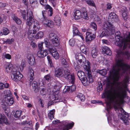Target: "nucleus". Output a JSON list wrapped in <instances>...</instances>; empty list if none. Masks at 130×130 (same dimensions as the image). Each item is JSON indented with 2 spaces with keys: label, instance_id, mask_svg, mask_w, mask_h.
<instances>
[{
  "label": "nucleus",
  "instance_id": "31",
  "mask_svg": "<svg viewBox=\"0 0 130 130\" xmlns=\"http://www.w3.org/2000/svg\"><path fill=\"white\" fill-rule=\"evenodd\" d=\"M32 88L34 92L37 93L38 92L39 90L38 87V83L36 81L33 82L32 84Z\"/></svg>",
  "mask_w": 130,
  "mask_h": 130
},
{
  "label": "nucleus",
  "instance_id": "22",
  "mask_svg": "<svg viewBox=\"0 0 130 130\" xmlns=\"http://www.w3.org/2000/svg\"><path fill=\"white\" fill-rule=\"evenodd\" d=\"M120 12L122 13V17L125 20H126L127 19V9L125 7L122 6L121 8Z\"/></svg>",
  "mask_w": 130,
  "mask_h": 130
},
{
  "label": "nucleus",
  "instance_id": "60",
  "mask_svg": "<svg viewBox=\"0 0 130 130\" xmlns=\"http://www.w3.org/2000/svg\"><path fill=\"white\" fill-rule=\"evenodd\" d=\"M29 1L30 4L33 5L37 4L38 3L37 0H30Z\"/></svg>",
  "mask_w": 130,
  "mask_h": 130
},
{
  "label": "nucleus",
  "instance_id": "28",
  "mask_svg": "<svg viewBox=\"0 0 130 130\" xmlns=\"http://www.w3.org/2000/svg\"><path fill=\"white\" fill-rule=\"evenodd\" d=\"M51 78V77L49 74H48L45 76L42 82V83L43 85H44L47 83L50 82Z\"/></svg>",
  "mask_w": 130,
  "mask_h": 130
},
{
  "label": "nucleus",
  "instance_id": "25",
  "mask_svg": "<svg viewBox=\"0 0 130 130\" xmlns=\"http://www.w3.org/2000/svg\"><path fill=\"white\" fill-rule=\"evenodd\" d=\"M55 76L58 77H62L63 76L62 71L59 68L56 70L55 72Z\"/></svg>",
  "mask_w": 130,
  "mask_h": 130
},
{
  "label": "nucleus",
  "instance_id": "18",
  "mask_svg": "<svg viewBox=\"0 0 130 130\" xmlns=\"http://www.w3.org/2000/svg\"><path fill=\"white\" fill-rule=\"evenodd\" d=\"M48 50L52 54L53 56L55 59H57L59 58V54L55 48L53 47L49 48Z\"/></svg>",
  "mask_w": 130,
  "mask_h": 130
},
{
  "label": "nucleus",
  "instance_id": "1",
  "mask_svg": "<svg viewBox=\"0 0 130 130\" xmlns=\"http://www.w3.org/2000/svg\"><path fill=\"white\" fill-rule=\"evenodd\" d=\"M120 53V52L118 53L116 64L113 67L106 85V88L109 89L107 92L108 96L120 105L125 102L124 99L126 97L128 89L127 84L129 83V77L126 76L122 82L115 83L119 80L121 74L126 72L130 73V66L124 63L123 58H118Z\"/></svg>",
  "mask_w": 130,
  "mask_h": 130
},
{
  "label": "nucleus",
  "instance_id": "5",
  "mask_svg": "<svg viewBox=\"0 0 130 130\" xmlns=\"http://www.w3.org/2000/svg\"><path fill=\"white\" fill-rule=\"evenodd\" d=\"M103 26L104 29L101 33L100 37H108L110 35L111 33L112 34L115 32V28L110 22H107L103 25Z\"/></svg>",
  "mask_w": 130,
  "mask_h": 130
},
{
  "label": "nucleus",
  "instance_id": "54",
  "mask_svg": "<svg viewBox=\"0 0 130 130\" xmlns=\"http://www.w3.org/2000/svg\"><path fill=\"white\" fill-rule=\"evenodd\" d=\"M47 12L45 10H43L42 11V14L43 16V18L41 19H45L46 18V14L47 13Z\"/></svg>",
  "mask_w": 130,
  "mask_h": 130
},
{
  "label": "nucleus",
  "instance_id": "24",
  "mask_svg": "<svg viewBox=\"0 0 130 130\" xmlns=\"http://www.w3.org/2000/svg\"><path fill=\"white\" fill-rule=\"evenodd\" d=\"M28 76L29 78V82L31 83L34 78V73L33 70L30 69L28 71Z\"/></svg>",
  "mask_w": 130,
  "mask_h": 130
},
{
  "label": "nucleus",
  "instance_id": "14",
  "mask_svg": "<svg viewBox=\"0 0 130 130\" xmlns=\"http://www.w3.org/2000/svg\"><path fill=\"white\" fill-rule=\"evenodd\" d=\"M37 32L34 31V30L30 29V27L27 31L25 33V36H27L28 38L30 40L34 39L35 37V34Z\"/></svg>",
  "mask_w": 130,
  "mask_h": 130
},
{
  "label": "nucleus",
  "instance_id": "30",
  "mask_svg": "<svg viewBox=\"0 0 130 130\" xmlns=\"http://www.w3.org/2000/svg\"><path fill=\"white\" fill-rule=\"evenodd\" d=\"M6 102L9 106H11L13 105L14 102V99L10 97V98H8L5 99Z\"/></svg>",
  "mask_w": 130,
  "mask_h": 130
},
{
  "label": "nucleus",
  "instance_id": "19",
  "mask_svg": "<svg viewBox=\"0 0 130 130\" xmlns=\"http://www.w3.org/2000/svg\"><path fill=\"white\" fill-rule=\"evenodd\" d=\"M48 54V51L47 50H39L37 53V56L40 58L44 57Z\"/></svg>",
  "mask_w": 130,
  "mask_h": 130
},
{
  "label": "nucleus",
  "instance_id": "4",
  "mask_svg": "<svg viewBox=\"0 0 130 130\" xmlns=\"http://www.w3.org/2000/svg\"><path fill=\"white\" fill-rule=\"evenodd\" d=\"M121 106H113V108L117 112L119 113V118L121 119L123 123L126 125H128V120H130V115L126 112Z\"/></svg>",
  "mask_w": 130,
  "mask_h": 130
},
{
  "label": "nucleus",
  "instance_id": "21",
  "mask_svg": "<svg viewBox=\"0 0 130 130\" xmlns=\"http://www.w3.org/2000/svg\"><path fill=\"white\" fill-rule=\"evenodd\" d=\"M27 57L29 60V63L31 65H34L35 63V59L33 55L30 54H28Z\"/></svg>",
  "mask_w": 130,
  "mask_h": 130
},
{
  "label": "nucleus",
  "instance_id": "56",
  "mask_svg": "<svg viewBox=\"0 0 130 130\" xmlns=\"http://www.w3.org/2000/svg\"><path fill=\"white\" fill-rule=\"evenodd\" d=\"M43 42H40L38 44V47L39 50H42L43 48Z\"/></svg>",
  "mask_w": 130,
  "mask_h": 130
},
{
  "label": "nucleus",
  "instance_id": "55",
  "mask_svg": "<svg viewBox=\"0 0 130 130\" xmlns=\"http://www.w3.org/2000/svg\"><path fill=\"white\" fill-rule=\"evenodd\" d=\"M69 44L71 46H73L75 43L74 40L73 39H70L69 42Z\"/></svg>",
  "mask_w": 130,
  "mask_h": 130
},
{
  "label": "nucleus",
  "instance_id": "45",
  "mask_svg": "<svg viewBox=\"0 0 130 130\" xmlns=\"http://www.w3.org/2000/svg\"><path fill=\"white\" fill-rule=\"evenodd\" d=\"M90 28L93 29L91 31H96L97 29V26L96 24L94 23H92L90 24Z\"/></svg>",
  "mask_w": 130,
  "mask_h": 130
},
{
  "label": "nucleus",
  "instance_id": "2",
  "mask_svg": "<svg viewBox=\"0 0 130 130\" xmlns=\"http://www.w3.org/2000/svg\"><path fill=\"white\" fill-rule=\"evenodd\" d=\"M120 33L119 31L116 32L115 34V38L116 39V45L119 47H121L123 45V50H119L117 51V54L116 55V58H117V56L118 54V53L120 52V54L118 58H121L124 57L128 59L130 58V54L128 51H125L124 49H125L127 47V45H129L130 48V32L128 33L126 38H123L120 36Z\"/></svg>",
  "mask_w": 130,
  "mask_h": 130
},
{
  "label": "nucleus",
  "instance_id": "39",
  "mask_svg": "<svg viewBox=\"0 0 130 130\" xmlns=\"http://www.w3.org/2000/svg\"><path fill=\"white\" fill-rule=\"evenodd\" d=\"M97 72L102 76H104L106 74L107 71L105 69H103L102 70H98L97 71Z\"/></svg>",
  "mask_w": 130,
  "mask_h": 130
},
{
  "label": "nucleus",
  "instance_id": "32",
  "mask_svg": "<svg viewBox=\"0 0 130 130\" xmlns=\"http://www.w3.org/2000/svg\"><path fill=\"white\" fill-rule=\"evenodd\" d=\"M74 123L72 122L71 123H67L63 129V130H68L72 128L74 125Z\"/></svg>",
  "mask_w": 130,
  "mask_h": 130
},
{
  "label": "nucleus",
  "instance_id": "58",
  "mask_svg": "<svg viewBox=\"0 0 130 130\" xmlns=\"http://www.w3.org/2000/svg\"><path fill=\"white\" fill-rule=\"evenodd\" d=\"M102 43L103 44H106L107 45L110 44V43L107 40L103 39L102 40Z\"/></svg>",
  "mask_w": 130,
  "mask_h": 130
},
{
  "label": "nucleus",
  "instance_id": "42",
  "mask_svg": "<svg viewBox=\"0 0 130 130\" xmlns=\"http://www.w3.org/2000/svg\"><path fill=\"white\" fill-rule=\"evenodd\" d=\"M44 35L43 32L42 31H39L36 34L35 36L36 38L37 39L41 38H42Z\"/></svg>",
  "mask_w": 130,
  "mask_h": 130
},
{
  "label": "nucleus",
  "instance_id": "62",
  "mask_svg": "<svg viewBox=\"0 0 130 130\" xmlns=\"http://www.w3.org/2000/svg\"><path fill=\"white\" fill-rule=\"evenodd\" d=\"M53 5V6L54 7L56 5V0H48Z\"/></svg>",
  "mask_w": 130,
  "mask_h": 130
},
{
  "label": "nucleus",
  "instance_id": "51",
  "mask_svg": "<svg viewBox=\"0 0 130 130\" xmlns=\"http://www.w3.org/2000/svg\"><path fill=\"white\" fill-rule=\"evenodd\" d=\"M3 109L6 113H7V114H8L10 111V110L9 106H5V107H4Z\"/></svg>",
  "mask_w": 130,
  "mask_h": 130
},
{
  "label": "nucleus",
  "instance_id": "57",
  "mask_svg": "<svg viewBox=\"0 0 130 130\" xmlns=\"http://www.w3.org/2000/svg\"><path fill=\"white\" fill-rule=\"evenodd\" d=\"M47 58L49 64H50V66L52 67L53 65L51 60V59L50 57L49 56H47Z\"/></svg>",
  "mask_w": 130,
  "mask_h": 130
},
{
  "label": "nucleus",
  "instance_id": "47",
  "mask_svg": "<svg viewBox=\"0 0 130 130\" xmlns=\"http://www.w3.org/2000/svg\"><path fill=\"white\" fill-rule=\"evenodd\" d=\"M40 94L42 95H45L46 93L45 89L44 87L40 88Z\"/></svg>",
  "mask_w": 130,
  "mask_h": 130
},
{
  "label": "nucleus",
  "instance_id": "12",
  "mask_svg": "<svg viewBox=\"0 0 130 130\" xmlns=\"http://www.w3.org/2000/svg\"><path fill=\"white\" fill-rule=\"evenodd\" d=\"M34 16L32 12H28L27 13V18L26 23L27 26H30L34 23Z\"/></svg>",
  "mask_w": 130,
  "mask_h": 130
},
{
  "label": "nucleus",
  "instance_id": "3",
  "mask_svg": "<svg viewBox=\"0 0 130 130\" xmlns=\"http://www.w3.org/2000/svg\"><path fill=\"white\" fill-rule=\"evenodd\" d=\"M87 64L88 65L83 66V68L86 71L85 72L87 75V77L86 75H84V73L83 71H79L77 73L78 77L82 81L83 84L85 86L88 85L90 83H92L93 82V79L91 74L90 62L87 61Z\"/></svg>",
  "mask_w": 130,
  "mask_h": 130
},
{
  "label": "nucleus",
  "instance_id": "35",
  "mask_svg": "<svg viewBox=\"0 0 130 130\" xmlns=\"http://www.w3.org/2000/svg\"><path fill=\"white\" fill-rule=\"evenodd\" d=\"M28 12H32L31 11L28 10L27 12H26V11L25 10H22L20 11L21 13L23 19L25 20L26 19V17H27V13Z\"/></svg>",
  "mask_w": 130,
  "mask_h": 130
},
{
  "label": "nucleus",
  "instance_id": "43",
  "mask_svg": "<svg viewBox=\"0 0 130 130\" xmlns=\"http://www.w3.org/2000/svg\"><path fill=\"white\" fill-rule=\"evenodd\" d=\"M91 103H92L97 105H103V103L101 101L93 100L91 101Z\"/></svg>",
  "mask_w": 130,
  "mask_h": 130
},
{
  "label": "nucleus",
  "instance_id": "52",
  "mask_svg": "<svg viewBox=\"0 0 130 130\" xmlns=\"http://www.w3.org/2000/svg\"><path fill=\"white\" fill-rule=\"evenodd\" d=\"M14 39H8L7 40V41L5 43L6 44H11L13 42Z\"/></svg>",
  "mask_w": 130,
  "mask_h": 130
},
{
  "label": "nucleus",
  "instance_id": "11",
  "mask_svg": "<svg viewBox=\"0 0 130 130\" xmlns=\"http://www.w3.org/2000/svg\"><path fill=\"white\" fill-rule=\"evenodd\" d=\"M86 42L94 40L95 36L93 31H91L90 29L87 30L86 33Z\"/></svg>",
  "mask_w": 130,
  "mask_h": 130
},
{
  "label": "nucleus",
  "instance_id": "63",
  "mask_svg": "<svg viewBox=\"0 0 130 130\" xmlns=\"http://www.w3.org/2000/svg\"><path fill=\"white\" fill-rule=\"evenodd\" d=\"M22 97L24 100H28L29 99V97L25 95H22Z\"/></svg>",
  "mask_w": 130,
  "mask_h": 130
},
{
  "label": "nucleus",
  "instance_id": "61",
  "mask_svg": "<svg viewBox=\"0 0 130 130\" xmlns=\"http://www.w3.org/2000/svg\"><path fill=\"white\" fill-rule=\"evenodd\" d=\"M70 91L71 92L74 91L76 90V86L74 85H73L70 86Z\"/></svg>",
  "mask_w": 130,
  "mask_h": 130
},
{
  "label": "nucleus",
  "instance_id": "20",
  "mask_svg": "<svg viewBox=\"0 0 130 130\" xmlns=\"http://www.w3.org/2000/svg\"><path fill=\"white\" fill-rule=\"evenodd\" d=\"M73 36H79L83 41L84 40V38L81 34L79 31V30L75 26H73Z\"/></svg>",
  "mask_w": 130,
  "mask_h": 130
},
{
  "label": "nucleus",
  "instance_id": "38",
  "mask_svg": "<svg viewBox=\"0 0 130 130\" xmlns=\"http://www.w3.org/2000/svg\"><path fill=\"white\" fill-rule=\"evenodd\" d=\"M98 50L95 48H93L91 52V54L93 58H95L98 55Z\"/></svg>",
  "mask_w": 130,
  "mask_h": 130
},
{
  "label": "nucleus",
  "instance_id": "26",
  "mask_svg": "<svg viewBox=\"0 0 130 130\" xmlns=\"http://www.w3.org/2000/svg\"><path fill=\"white\" fill-rule=\"evenodd\" d=\"M15 69L13 68L12 64L11 63L9 64L8 65L6 66V71L8 73H10L13 71L14 69Z\"/></svg>",
  "mask_w": 130,
  "mask_h": 130
},
{
  "label": "nucleus",
  "instance_id": "37",
  "mask_svg": "<svg viewBox=\"0 0 130 130\" xmlns=\"http://www.w3.org/2000/svg\"><path fill=\"white\" fill-rule=\"evenodd\" d=\"M13 20L15 21L16 23L18 24H20L21 23V21L15 15L13 14L11 16Z\"/></svg>",
  "mask_w": 130,
  "mask_h": 130
},
{
  "label": "nucleus",
  "instance_id": "50",
  "mask_svg": "<svg viewBox=\"0 0 130 130\" xmlns=\"http://www.w3.org/2000/svg\"><path fill=\"white\" fill-rule=\"evenodd\" d=\"M85 0L87 2V3L89 5L94 7L95 8L96 7V6L93 2L91 1L90 0Z\"/></svg>",
  "mask_w": 130,
  "mask_h": 130
},
{
  "label": "nucleus",
  "instance_id": "8",
  "mask_svg": "<svg viewBox=\"0 0 130 130\" xmlns=\"http://www.w3.org/2000/svg\"><path fill=\"white\" fill-rule=\"evenodd\" d=\"M62 77L68 80L72 84L74 83L75 79L74 74H71L69 70L67 69L64 70Z\"/></svg>",
  "mask_w": 130,
  "mask_h": 130
},
{
  "label": "nucleus",
  "instance_id": "15",
  "mask_svg": "<svg viewBox=\"0 0 130 130\" xmlns=\"http://www.w3.org/2000/svg\"><path fill=\"white\" fill-rule=\"evenodd\" d=\"M40 3L42 5L44 6L46 9H49L48 12V15L51 16L53 14V9L52 8L48 5H46V3L44 0H39Z\"/></svg>",
  "mask_w": 130,
  "mask_h": 130
},
{
  "label": "nucleus",
  "instance_id": "49",
  "mask_svg": "<svg viewBox=\"0 0 130 130\" xmlns=\"http://www.w3.org/2000/svg\"><path fill=\"white\" fill-rule=\"evenodd\" d=\"M80 50L81 52L84 54H86V48L84 45H82L80 47Z\"/></svg>",
  "mask_w": 130,
  "mask_h": 130
},
{
  "label": "nucleus",
  "instance_id": "44",
  "mask_svg": "<svg viewBox=\"0 0 130 130\" xmlns=\"http://www.w3.org/2000/svg\"><path fill=\"white\" fill-rule=\"evenodd\" d=\"M26 62L24 60H22L21 65L19 66V68L20 70L22 71L24 69V68L25 66Z\"/></svg>",
  "mask_w": 130,
  "mask_h": 130
},
{
  "label": "nucleus",
  "instance_id": "46",
  "mask_svg": "<svg viewBox=\"0 0 130 130\" xmlns=\"http://www.w3.org/2000/svg\"><path fill=\"white\" fill-rule=\"evenodd\" d=\"M44 42L45 45L46 47H48L49 49V48H52L51 47H50V42L49 40L47 38L44 39Z\"/></svg>",
  "mask_w": 130,
  "mask_h": 130
},
{
  "label": "nucleus",
  "instance_id": "10",
  "mask_svg": "<svg viewBox=\"0 0 130 130\" xmlns=\"http://www.w3.org/2000/svg\"><path fill=\"white\" fill-rule=\"evenodd\" d=\"M13 70L11 76L12 79L16 82L20 80L23 77V75L19 71H17L15 69Z\"/></svg>",
  "mask_w": 130,
  "mask_h": 130
},
{
  "label": "nucleus",
  "instance_id": "34",
  "mask_svg": "<svg viewBox=\"0 0 130 130\" xmlns=\"http://www.w3.org/2000/svg\"><path fill=\"white\" fill-rule=\"evenodd\" d=\"M5 7L7 10H9L11 7L10 6L7 4L1 2L0 3V9H3Z\"/></svg>",
  "mask_w": 130,
  "mask_h": 130
},
{
  "label": "nucleus",
  "instance_id": "48",
  "mask_svg": "<svg viewBox=\"0 0 130 130\" xmlns=\"http://www.w3.org/2000/svg\"><path fill=\"white\" fill-rule=\"evenodd\" d=\"M77 97L82 101H84L85 99L84 95L82 93H79L77 95Z\"/></svg>",
  "mask_w": 130,
  "mask_h": 130
},
{
  "label": "nucleus",
  "instance_id": "64",
  "mask_svg": "<svg viewBox=\"0 0 130 130\" xmlns=\"http://www.w3.org/2000/svg\"><path fill=\"white\" fill-rule=\"evenodd\" d=\"M70 86H65L64 90L65 91V92L68 91H70Z\"/></svg>",
  "mask_w": 130,
  "mask_h": 130
},
{
  "label": "nucleus",
  "instance_id": "7",
  "mask_svg": "<svg viewBox=\"0 0 130 130\" xmlns=\"http://www.w3.org/2000/svg\"><path fill=\"white\" fill-rule=\"evenodd\" d=\"M74 15L76 20L82 18H84L85 19L87 20L89 18L86 9L84 8H82L81 11L76 10L74 12Z\"/></svg>",
  "mask_w": 130,
  "mask_h": 130
},
{
  "label": "nucleus",
  "instance_id": "6",
  "mask_svg": "<svg viewBox=\"0 0 130 130\" xmlns=\"http://www.w3.org/2000/svg\"><path fill=\"white\" fill-rule=\"evenodd\" d=\"M60 86L58 85H56L54 87L53 90V94L50 96V98L52 100V101H50L48 104V106H51L54 105V102L53 101L58 100L55 102H58L60 98L59 93L60 92Z\"/></svg>",
  "mask_w": 130,
  "mask_h": 130
},
{
  "label": "nucleus",
  "instance_id": "33",
  "mask_svg": "<svg viewBox=\"0 0 130 130\" xmlns=\"http://www.w3.org/2000/svg\"><path fill=\"white\" fill-rule=\"evenodd\" d=\"M73 64L75 69L76 71L78 70L81 66H83H83L84 65L79 64V63L77 60L76 62H73Z\"/></svg>",
  "mask_w": 130,
  "mask_h": 130
},
{
  "label": "nucleus",
  "instance_id": "27",
  "mask_svg": "<svg viewBox=\"0 0 130 130\" xmlns=\"http://www.w3.org/2000/svg\"><path fill=\"white\" fill-rule=\"evenodd\" d=\"M103 53L104 54L110 55L112 54L111 52L110 49L107 46H104L102 48Z\"/></svg>",
  "mask_w": 130,
  "mask_h": 130
},
{
  "label": "nucleus",
  "instance_id": "40",
  "mask_svg": "<svg viewBox=\"0 0 130 130\" xmlns=\"http://www.w3.org/2000/svg\"><path fill=\"white\" fill-rule=\"evenodd\" d=\"M55 112V110L53 109L50 111L48 114V117L51 120L53 119L54 117V115Z\"/></svg>",
  "mask_w": 130,
  "mask_h": 130
},
{
  "label": "nucleus",
  "instance_id": "23",
  "mask_svg": "<svg viewBox=\"0 0 130 130\" xmlns=\"http://www.w3.org/2000/svg\"><path fill=\"white\" fill-rule=\"evenodd\" d=\"M40 28V25L39 22L35 20L34 21L33 23V30L37 32L39 31Z\"/></svg>",
  "mask_w": 130,
  "mask_h": 130
},
{
  "label": "nucleus",
  "instance_id": "36",
  "mask_svg": "<svg viewBox=\"0 0 130 130\" xmlns=\"http://www.w3.org/2000/svg\"><path fill=\"white\" fill-rule=\"evenodd\" d=\"M55 24L59 26L61 25L60 19V17L58 16H56L55 18Z\"/></svg>",
  "mask_w": 130,
  "mask_h": 130
},
{
  "label": "nucleus",
  "instance_id": "29",
  "mask_svg": "<svg viewBox=\"0 0 130 130\" xmlns=\"http://www.w3.org/2000/svg\"><path fill=\"white\" fill-rule=\"evenodd\" d=\"M4 93L5 95L4 96V98L5 99L8 98H9L12 96L11 91L9 90H5L4 91Z\"/></svg>",
  "mask_w": 130,
  "mask_h": 130
},
{
  "label": "nucleus",
  "instance_id": "59",
  "mask_svg": "<svg viewBox=\"0 0 130 130\" xmlns=\"http://www.w3.org/2000/svg\"><path fill=\"white\" fill-rule=\"evenodd\" d=\"M112 6V4L108 3L106 5V8L107 9H111Z\"/></svg>",
  "mask_w": 130,
  "mask_h": 130
},
{
  "label": "nucleus",
  "instance_id": "17",
  "mask_svg": "<svg viewBox=\"0 0 130 130\" xmlns=\"http://www.w3.org/2000/svg\"><path fill=\"white\" fill-rule=\"evenodd\" d=\"M41 21L44 26L50 28L53 26V21L50 20H48L46 18L45 19H41Z\"/></svg>",
  "mask_w": 130,
  "mask_h": 130
},
{
  "label": "nucleus",
  "instance_id": "16",
  "mask_svg": "<svg viewBox=\"0 0 130 130\" xmlns=\"http://www.w3.org/2000/svg\"><path fill=\"white\" fill-rule=\"evenodd\" d=\"M108 22L111 21L113 22H117L119 21V19L117 15L114 12H111L109 14L108 17ZM111 24V23H110Z\"/></svg>",
  "mask_w": 130,
  "mask_h": 130
},
{
  "label": "nucleus",
  "instance_id": "9",
  "mask_svg": "<svg viewBox=\"0 0 130 130\" xmlns=\"http://www.w3.org/2000/svg\"><path fill=\"white\" fill-rule=\"evenodd\" d=\"M50 39L52 42V45L53 46L58 47L59 46V43L58 37L56 35L53 33H51L49 34Z\"/></svg>",
  "mask_w": 130,
  "mask_h": 130
},
{
  "label": "nucleus",
  "instance_id": "13",
  "mask_svg": "<svg viewBox=\"0 0 130 130\" xmlns=\"http://www.w3.org/2000/svg\"><path fill=\"white\" fill-rule=\"evenodd\" d=\"M75 58L76 60L78 61L79 64L83 65H87V62L86 64L85 63L86 62V59L85 57L83 56L80 53L77 54L75 55Z\"/></svg>",
  "mask_w": 130,
  "mask_h": 130
},
{
  "label": "nucleus",
  "instance_id": "41",
  "mask_svg": "<svg viewBox=\"0 0 130 130\" xmlns=\"http://www.w3.org/2000/svg\"><path fill=\"white\" fill-rule=\"evenodd\" d=\"M22 113V111L21 110H17L14 115V116L15 118L18 119L21 115Z\"/></svg>",
  "mask_w": 130,
  "mask_h": 130
},
{
  "label": "nucleus",
  "instance_id": "53",
  "mask_svg": "<svg viewBox=\"0 0 130 130\" xmlns=\"http://www.w3.org/2000/svg\"><path fill=\"white\" fill-rule=\"evenodd\" d=\"M3 31L4 32V35H7L9 32V30L6 28H4L3 29Z\"/></svg>",
  "mask_w": 130,
  "mask_h": 130
}]
</instances>
